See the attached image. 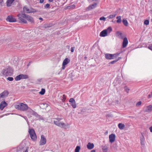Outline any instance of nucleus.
I'll list each match as a JSON object with an SVG mask.
<instances>
[{"label": "nucleus", "instance_id": "obj_4", "mask_svg": "<svg viewBox=\"0 0 152 152\" xmlns=\"http://www.w3.org/2000/svg\"><path fill=\"white\" fill-rule=\"evenodd\" d=\"M119 54V53H117L114 54L107 53L105 54V58L107 59L110 60L116 58L118 56Z\"/></svg>", "mask_w": 152, "mask_h": 152}, {"label": "nucleus", "instance_id": "obj_53", "mask_svg": "<svg viewBox=\"0 0 152 152\" xmlns=\"http://www.w3.org/2000/svg\"><path fill=\"white\" fill-rule=\"evenodd\" d=\"M151 21H152V19H151Z\"/></svg>", "mask_w": 152, "mask_h": 152}, {"label": "nucleus", "instance_id": "obj_25", "mask_svg": "<svg viewBox=\"0 0 152 152\" xmlns=\"http://www.w3.org/2000/svg\"><path fill=\"white\" fill-rule=\"evenodd\" d=\"M70 61V60L68 58H65V59L64 60L62 64L64 65H66L67 64L69 63Z\"/></svg>", "mask_w": 152, "mask_h": 152}, {"label": "nucleus", "instance_id": "obj_32", "mask_svg": "<svg viewBox=\"0 0 152 152\" xmlns=\"http://www.w3.org/2000/svg\"><path fill=\"white\" fill-rule=\"evenodd\" d=\"M80 149V147L79 146H77L75 149V152H79Z\"/></svg>", "mask_w": 152, "mask_h": 152}, {"label": "nucleus", "instance_id": "obj_27", "mask_svg": "<svg viewBox=\"0 0 152 152\" xmlns=\"http://www.w3.org/2000/svg\"><path fill=\"white\" fill-rule=\"evenodd\" d=\"M123 23L126 26L128 25V23L127 20L125 19H123Z\"/></svg>", "mask_w": 152, "mask_h": 152}, {"label": "nucleus", "instance_id": "obj_50", "mask_svg": "<svg viewBox=\"0 0 152 152\" xmlns=\"http://www.w3.org/2000/svg\"><path fill=\"white\" fill-rule=\"evenodd\" d=\"M91 152H96V151L95 150H92L91 151Z\"/></svg>", "mask_w": 152, "mask_h": 152}, {"label": "nucleus", "instance_id": "obj_23", "mask_svg": "<svg viewBox=\"0 0 152 152\" xmlns=\"http://www.w3.org/2000/svg\"><path fill=\"white\" fill-rule=\"evenodd\" d=\"M94 144L93 143H91L90 142L88 143L87 145V148L89 150L93 149L94 148Z\"/></svg>", "mask_w": 152, "mask_h": 152}, {"label": "nucleus", "instance_id": "obj_41", "mask_svg": "<svg viewBox=\"0 0 152 152\" xmlns=\"http://www.w3.org/2000/svg\"><path fill=\"white\" fill-rule=\"evenodd\" d=\"M75 5L74 4H73L70 6V8H72V9H74L75 8Z\"/></svg>", "mask_w": 152, "mask_h": 152}, {"label": "nucleus", "instance_id": "obj_31", "mask_svg": "<svg viewBox=\"0 0 152 152\" xmlns=\"http://www.w3.org/2000/svg\"><path fill=\"white\" fill-rule=\"evenodd\" d=\"M116 16V14L110 15L108 16L107 18L109 19H112L115 18Z\"/></svg>", "mask_w": 152, "mask_h": 152}, {"label": "nucleus", "instance_id": "obj_8", "mask_svg": "<svg viewBox=\"0 0 152 152\" xmlns=\"http://www.w3.org/2000/svg\"><path fill=\"white\" fill-rule=\"evenodd\" d=\"M1 73L2 75L5 77L11 76L12 74L11 70L9 69L3 70Z\"/></svg>", "mask_w": 152, "mask_h": 152}, {"label": "nucleus", "instance_id": "obj_5", "mask_svg": "<svg viewBox=\"0 0 152 152\" xmlns=\"http://www.w3.org/2000/svg\"><path fill=\"white\" fill-rule=\"evenodd\" d=\"M61 118H57L55 119V120L54 121V124L58 126L63 127L65 126V124L63 122H61L60 121V120H62Z\"/></svg>", "mask_w": 152, "mask_h": 152}, {"label": "nucleus", "instance_id": "obj_38", "mask_svg": "<svg viewBox=\"0 0 152 152\" xmlns=\"http://www.w3.org/2000/svg\"><path fill=\"white\" fill-rule=\"evenodd\" d=\"M50 4H47L44 6L45 8H49L50 7Z\"/></svg>", "mask_w": 152, "mask_h": 152}, {"label": "nucleus", "instance_id": "obj_48", "mask_svg": "<svg viewBox=\"0 0 152 152\" xmlns=\"http://www.w3.org/2000/svg\"><path fill=\"white\" fill-rule=\"evenodd\" d=\"M150 132H152V126L150 128Z\"/></svg>", "mask_w": 152, "mask_h": 152}, {"label": "nucleus", "instance_id": "obj_14", "mask_svg": "<svg viewBox=\"0 0 152 152\" xmlns=\"http://www.w3.org/2000/svg\"><path fill=\"white\" fill-rule=\"evenodd\" d=\"M115 135L114 134H112L109 136V139L110 142L111 143L114 142L115 140Z\"/></svg>", "mask_w": 152, "mask_h": 152}, {"label": "nucleus", "instance_id": "obj_34", "mask_svg": "<svg viewBox=\"0 0 152 152\" xmlns=\"http://www.w3.org/2000/svg\"><path fill=\"white\" fill-rule=\"evenodd\" d=\"M124 89L125 91L127 93H128L129 91V89L126 86H125L124 87Z\"/></svg>", "mask_w": 152, "mask_h": 152}, {"label": "nucleus", "instance_id": "obj_33", "mask_svg": "<svg viewBox=\"0 0 152 152\" xmlns=\"http://www.w3.org/2000/svg\"><path fill=\"white\" fill-rule=\"evenodd\" d=\"M62 98V101L63 102H64L65 101V100L66 99V96L64 94L63 95Z\"/></svg>", "mask_w": 152, "mask_h": 152}, {"label": "nucleus", "instance_id": "obj_1", "mask_svg": "<svg viewBox=\"0 0 152 152\" xmlns=\"http://www.w3.org/2000/svg\"><path fill=\"white\" fill-rule=\"evenodd\" d=\"M15 108L20 111H27L29 107L26 104L20 102L15 106Z\"/></svg>", "mask_w": 152, "mask_h": 152}, {"label": "nucleus", "instance_id": "obj_17", "mask_svg": "<svg viewBox=\"0 0 152 152\" xmlns=\"http://www.w3.org/2000/svg\"><path fill=\"white\" fill-rule=\"evenodd\" d=\"M140 143L141 145H144L145 144V139L144 137V136L142 133H141V135L140 137Z\"/></svg>", "mask_w": 152, "mask_h": 152}, {"label": "nucleus", "instance_id": "obj_47", "mask_svg": "<svg viewBox=\"0 0 152 152\" xmlns=\"http://www.w3.org/2000/svg\"><path fill=\"white\" fill-rule=\"evenodd\" d=\"M44 0H40L39 2L40 3H42L43 2Z\"/></svg>", "mask_w": 152, "mask_h": 152}, {"label": "nucleus", "instance_id": "obj_43", "mask_svg": "<svg viewBox=\"0 0 152 152\" xmlns=\"http://www.w3.org/2000/svg\"><path fill=\"white\" fill-rule=\"evenodd\" d=\"M148 48L149 49L152 50V44L149 46Z\"/></svg>", "mask_w": 152, "mask_h": 152}, {"label": "nucleus", "instance_id": "obj_30", "mask_svg": "<svg viewBox=\"0 0 152 152\" xmlns=\"http://www.w3.org/2000/svg\"><path fill=\"white\" fill-rule=\"evenodd\" d=\"M121 58V57H118L117 59H116L115 60L111 62L110 63L111 64H114L117 61H118V60H119Z\"/></svg>", "mask_w": 152, "mask_h": 152}, {"label": "nucleus", "instance_id": "obj_10", "mask_svg": "<svg viewBox=\"0 0 152 152\" xmlns=\"http://www.w3.org/2000/svg\"><path fill=\"white\" fill-rule=\"evenodd\" d=\"M9 94V92L7 91H4L0 94V101L7 96Z\"/></svg>", "mask_w": 152, "mask_h": 152}, {"label": "nucleus", "instance_id": "obj_2", "mask_svg": "<svg viewBox=\"0 0 152 152\" xmlns=\"http://www.w3.org/2000/svg\"><path fill=\"white\" fill-rule=\"evenodd\" d=\"M27 15L24 14H19L18 15V18L21 22L24 23H26L27 22L26 21Z\"/></svg>", "mask_w": 152, "mask_h": 152}, {"label": "nucleus", "instance_id": "obj_22", "mask_svg": "<svg viewBox=\"0 0 152 152\" xmlns=\"http://www.w3.org/2000/svg\"><path fill=\"white\" fill-rule=\"evenodd\" d=\"M116 36L118 38L122 39L123 38V37L122 36V34L120 31H117L116 33Z\"/></svg>", "mask_w": 152, "mask_h": 152}, {"label": "nucleus", "instance_id": "obj_11", "mask_svg": "<svg viewBox=\"0 0 152 152\" xmlns=\"http://www.w3.org/2000/svg\"><path fill=\"white\" fill-rule=\"evenodd\" d=\"M6 20L10 22H15L16 21V19L11 15L7 16L6 18Z\"/></svg>", "mask_w": 152, "mask_h": 152}, {"label": "nucleus", "instance_id": "obj_36", "mask_svg": "<svg viewBox=\"0 0 152 152\" xmlns=\"http://www.w3.org/2000/svg\"><path fill=\"white\" fill-rule=\"evenodd\" d=\"M142 102L141 101H139L138 102H137L136 104V106L138 107L141 104Z\"/></svg>", "mask_w": 152, "mask_h": 152}, {"label": "nucleus", "instance_id": "obj_20", "mask_svg": "<svg viewBox=\"0 0 152 152\" xmlns=\"http://www.w3.org/2000/svg\"><path fill=\"white\" fill-rule=\"evenodd\" d=\"M28 147L26 148L25 151H24L25 150L24 148H22L21 147V146H19L17 150L18 151H20L21 152L23 151V152H28Z\"/></svg>", "mask_w": 152, "mask_h": 152}, {"label": "nucleus", "instance_id": "obj_13", "mask_svg": "<svg viewBox=\"0 0 152 152\" xmlns=\"http://www.w3.org/2000/svg\"><path fill=\"white\" fill-rule=\"evenodd\" d=\"M69 102L70 103L71 105H72L73 108H75L76 107L77 105L75 101L73 98H70L69 99Z\"/></svg>", "mask_w": 152, "mask_h": 152}, {"label": "nucleus", "instance_id": "obj_6", "mask_svg": "<svg viewBox=\"0 0 152 152\" xmlns=\"http://www.w3.org/2000/svg\"><path fill=\"white\" fill-rule=\"evenodd\" d=\"M23 11L24 12L27 13H30L37 12L36 10L31 7H28L26 6H25L23 7Z\"/></svg>", "mask_w": 152, "mask_h": 152}, {"label": "nucleus", "instance_id": "obj_42", "mask_svg": "<svg viewBox=\"0 0 152 152\" xmlns=\"http://www.w3.org/2000/svg\"><path fill=\"white\" fill-rule=\"evenodd\" d=\"M3 3V0H0V6H2V4Z\"/></svg>", "mask_w": 152, "mask_h": 152}, {"label": "nucleus", "instance_id": "obj_9", "mask_svg": "<svg viewBox=\"0 0 152 152\" xmlns=\"http://www.w3.org/2000/svg\"><path fill=\"white\" fill-rule=\"evenodd\" d=\"M28 77V76L26 75L20 74L17 76L15 78V79L16 81H18L22 79H27Z\"/></svg>", "mask_w": 152, "mask_h": 152}, {"label": "nucleus", "instance_id": "obj_49", "mask_svg": "<svg viewBox=\"0 0 152 152\" xmlns=\"http://www.w3.org/2000/svg\"><path fill=\"white\" fill-rule=\"evenodd\" d=\"M39 20L43 21V20L42 18L40 17L39 18Z\"/></svg>", "mask_w": 152, "mask_h": 152}, {"label": "nucleus", "instance_id": "obj_7", "mask_svg": "<svg viewBox=\"0 0 152 152\" xmlns=\"http://www.w3.org/2000/svg\"><path fill=\"white\" fill-rule=\"evenodd\" d=\"M31 139L33 141H35L37 139L36 135L33 129H29L28 131Z\"/></svg>", "mask_w": 152, "mask_h": 152}, {"label": "nucleus", "instance_id": "obj_45", "mask_svg": "<svg viewBox=\"0 0 152 152\" xmlns=\"http://www.w3.org/2000/svg\"><path fill=\"white\" fill-rule=\"evenodd\" d=\"M65 65H64L63 64H62V69H64L65 67Z\"/></svg>", "mask_w": 152, "mask_h": 152}, {"label": "nucleus", "instance_id": "obj_18", "mask_svg": "<svg viewBox=\"0 0 152 152\" xmlns=\"http://www.w3.org/2000/svg\"><path fill=\"white\" fill-rule=\"evenodd\" d=\"M128 40L126 37L124 38L123 39V42L122 47L123 48H125L127 45L128 44Z\"/></svg>", "mask_w": 152, "mask_h": 152}, {"label": "nucleus", "instance_id": "obj_12", "mask_svg": "<svg viewBox=\"0 0 152 152\" xmlns=\"http://www.w3.org/2000/svg\"><path fill=\"white\" fill-rule=\"evenodd\" d=\"M46 142V139L44 135H42L39 141V145H45Z\"/></svg>", "mask_w": 152, "mask_h": 152}, {"label": "nucleus", "instance_id": "obj_3", "mask_svg": "<svg viewBox=\"0 0 152 152\" xmlns=\"http://www.w3.org/2000/svg\"><path fill=\"white\" fill-rule=\"evenodd\" d=\"M112 30L111 27H109L107 29H105L102 31L100 34V37H104L107 36V33H110Z\"/></svg>", "mask_w": 152, "mask_h": 152}, {"label": "nucleus", "instance_id": "obj_52", "mask_svg": "<svg viewBox=\"0 0 152 152\" xmlns=\"http://www.w3.org/2000/svg\"><path fill=\"white\" fill-rule=\"evenodd\" d=\"M53 0H49V1L50 2H53Z\"/></svg>", "mask_w": 152, "mask_h": 152}, {"label": "nucleus", "instance_id": "obj_37", "mask_svg": "<svg viewBox=\"0 0 152 152\" xmlns=\"http://www.w3.org/2000/svg\"><path fill=\"white\" fill-rule=\"evenodd\" d=\"M7 79L10 81H12L13 80V78L12 77H8L7 78Z\"/></svg>", "mask_w": 152, "mask_h": 152}, {"label": "nucleus", "instance_id": "obj_21", "mask_svg": "<svg viewBox=\"0 0 152 152\" xmlns=\"http://www.w3.org/2000/svg\"><path fill=\"white\" fill-rule=\"evenodd\" d=\"M26 17V20H28L31 23H34V20L32 17L27 15Z\"/></svg>", "mask_w": 152, "mask_h": 152}, {"label": "nucleus", "instance_id": "obj_19", "mask_svg": "<svg viewBox=\"0 0 152 152\" xmlns=\"http://www.w3.org/2000/svg\"><path fill=\"white\" fill-rule=\"evenodd\" d=\"M145 111L147 112H150L152 111V105H150L147 106Z\"/></svg>", "mask_w": 152, "mask_h": 152}, {"label": "nucleus", "instance_id": "obj_16", "mask_svg": "<svg viewBox=\"0 0 152 152\" xmlns=\"http://www.w3.org/2000/svg\"><path fill=\"white\" fill-rule=\"evenodd\" d=\"M97 5V4L96 3H94L93 4L89 6L87 8V11H89L92 9L95 8Z\"/></svg>", "mask_w": 152, "mask_h": 152}, {"label": "nucleus", "instance_id": "obj_35", "mask_svg": "<svg viewBox=\"0 0 152 152\" xmlns=\"http://www.w3.org/2000/svg\"><path fill=\"white\" fill-rule=\"evenodd\" d=\"M144 24L146 25H148L149 24V21L148 20H146L144 22Z\"/></svg>", "mask_w": 152, "mask_h": 152}, {"label": "nucleus", "instance_id": "obj_40", "mask_svg": "<svg viewBox=\"0 0 152 152\" xmlns=\"http://www.w3.org/2000/svg\"><path fill=\"white\" fill-rule=\"evenodd\" d=\"M152 97V92H151V94H149L148 95V99H150Z\"/></svg>", "mask_w": 152, "mask_h": 152}, {"label": "nucleus", "instance_id": "obj_24", "mask_svg": "<svg viewBox=\"0 0 152 152\" xmlns=\"http://www.w3.org/2000/svg\"><path fill=\"white\" fill-rule=\"evenodd\" d=\"M15 0H7L6 2V4L7 7H10L11 6L13 2Z\"/></svg>", "mask_w": 152, "mask_h": 152}, {"label": "nucleus", "instance_id": "obj_26", "mask_svg": "<svg viewBox=\"0 0 152 152\" xmlns=\"http://www.w3.org/2000/svg\"><path fill=\"white\" fill-rule=\"evenodd\" d=\"M118 126L119 129L121 130H122L124 129L125 127V125L124 124L121 123H119L118 124Z\"/></svg>", "mask_w": 152, "mask_h": 152}, {"label": "nucleus", "instance_id": "obj_15", "mask_svg": "<svg viewBox=\"0 0 152 152\" xmlns=\"http://www.w3.org/2000/svg\"><path fill=\"white\" fill-rule=\"evenodd\" d=\"M7 105V103L4 101L2 102L0 104V109L3 110L5 107Z\"/></svg>", "mask_w": 152, "mask_h": 152}, {"label": "nucleus", "instance_id": "obj_46", "mask_svg": "<svg viewBox=\"0 0 152 152\" xmlns=\"http://www.w3.org/2000/svg\"><path fill=\"white\" fill-rule=\"evenodd\" d=\"M103 150L104 152H106L107 151V149L106 148L105 149H103Z\"/></svg>", "mask_w": 152, "mask_h": 152}, {"label": "nucleus", "instance_id": "obj_44", "mask_svg": "<svg viewBox=\"0 0 152 152\" xmlns=\"http://www.w3.org/2000/svg\"><path fill=\"white\" fill-rule=\"evenodd\" d=\"M74 47H72L71 48V51L72 52H73L74 51Z\"/></svg>", "mask_w": 152, "mask_h": 152}, {"label": "nucleus", "instance_id": "obj_29", "mask_svg": "<svg viewBox=\"0 0 152 152\" xmlns=\"http://www.w3.org/2000/svg\"><path fill=\"white\" fill-rule=\"evenodd\" d=\"M45 89L42 88L41 91L39 92V94L41 95H43L45 94Z\"/></svg>", "mask_w": 152, "mask_h": 152}, {"label": "nucleus", "instance_id": "obj_28", "mask_svg": "<svg viewBox=\"0 0 152 152\" xmlns=\"http://www.w3.org/2000/svg\"><path fill=\"white\" fill-rule=\"evenodd\" d=\"M116 18L118 20H117V22L118 23H120L121 22V17L120 16H118L116 17Z\"/></svg>", "mask_w": 152, "mask_h": 152}, {"label": "nucleus", "instance_id": "obj_51", "mask_svg": "<svg viewBox=\"0 0 152 152\" xmlns=\"http://www.w3.org/2000/svg\"><path fill=\"white\" fill-rule=\"evenodd\" d=\"M87 58L85 56L84 57V59L85 60H86V59H87Z\"/></svg>", "mask_w": 152, "mask_h": 152}, {"label": "nucleus", "instance_id": "obj_39", "mask_svg": "<svg viewBox=\"0 0 152 152\" xmlns=\"http://www.w3.org/2000/svg\"><path fill=\"white\" fill-rule=\"evenodd\" d=\"M99 20H103L104 21H105L106 20V18L103 17H101L100 18Z\"/></svg>", "mask_w": 152, "mask_h": 152}]
</instances>
